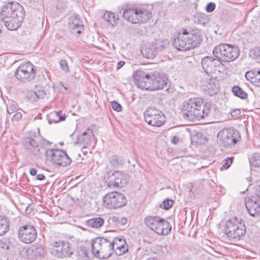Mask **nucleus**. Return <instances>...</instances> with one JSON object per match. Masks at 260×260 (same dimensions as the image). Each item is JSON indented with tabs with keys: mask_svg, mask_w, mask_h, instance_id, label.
<instances>
[{
	"mask_svg": "<svg viewBox=\"0 0 260 260\" xmlns=\"http://www.w3.org/2000/svg\"><path fill=\"white\" fill-rule=\"evenodd\" d=\"M50 153L52 161L58 165L65 167L70 165L72 162V159L63 151L53 149L50 151Z\"/></svg>",
	"mask_w": 260,
	"mask_h": 260,
	"instance_id": "17",
	"label": "nucleus"
},
{
	"mask_svg": "<svg viewBox=\"0 0 260 260\" xmlns=\"http://www.w3.org/2000/svg\"><path fill=\"white\" fill-rule=\"evenodd\" d=\"M93 254L100 259L109 257L113 253L111 240L103 237H97L92 242Z\"/></svg>",
	"mask_w": 260,
	"mask_h": 260,
	"instance_id": "5",
	"label": "nucleus"
},
{
	"mask_svg": "<svg viewBox=\"0 0 260 260\" xmlns=\"http://www.w3.org/2000/svg\"><path fill=\"white\" fill-rule=\"evenodd\" d=\"M125 64V62L123 61H120L118 62L117 64V70H119L121 68H122Z\"/></svg>",
	"mask_w": 260,
	"mask_h": 260,
	"instance_id": "53",
	"label": "nucleus"
},
{
	"mask_svg": "<svg viewBox=\"0 0 260 260\" xmlns=\"http://www.w3.org/2000/svg\"><path fill=\"white\" fill-rule=\"evenodd\" d=\"M217 138L218 144L225 148L231 147L237 143L241 139V136L239 133L234 129H224L218 133Z\"/></svg>",
	"mask_w": 260,
	"mask_h": 260,
	"instance_id": "9",
	"label": "nucleus"
},
{
	"mask_svg": "<svg viewBox=\"0 0 260 260\" xmlns=\"http://www.w3.org/2000/svg\"><path fill=\"white\" fill-rule=\"evenodd\" d=\"M50 253L58 258L70 257L74 253L72 244L67 241L54 242L50 249Z\"/></svg>",
	"mask_w": 260,
	"mask_h": 260,
	"instance_id": "11",
	"label": "nucleus"
},
{
	"mask_svg": "<svg viewBox=\"0 0 260 260\" xmlns=\"http://www.w3.org/2000/svg\"><path fill=\"white\" fill-rule=\"evenodd\" d=\"M169 46L168 40H155L141 49V51L144 57L152 59L156 56L157 52L167 48Z\"/></svg>",
	"mask_w": 260,
	"mask_h": 260,
	"instance_id": "10",
	"label": "nucleus"
},
{
	"mask_svg": "<svg viewBox=\"0 0 260 260\" xmlns=\"http://www.w3.org/2000/svg\"><path fill=\"white\" fill-rule=\"evenodd\" d=\"M257 196H258V197H259V198H260V186H259V191H258V192Z\"/></svg>",
	"mask_w": 260,
	"mask_h": 260,
	"instance_id": "59",
	"label": "nucleus"
},
{
	"mask_svg": "<svg viewBox=\"0 0 260 260\" xmlns=\"http://www.w3.org/2000/svg\"><path fill=\"white\" fill-rule=\"evenodd\" d=\"M23 16V13H19L18 15L17 13L13 14V17L4 22L6 27L11 30L17 29L21 24Z\"/></svg>",
	"mask_w": 260,
	"mask_h": 260,
	"instance_id": "24",
	"label": "nucleus"
},
{
	"mask_svg": "<svg viewBox=\"0 0 260 260\" xmlns=\"http://www.w3.org/2000/svg\"><path fill=\"white\" fill-rule=\"evenodd\" d=\"M222 62L223 61H220V64H219V67L217 70L219 72H226L228 69V68H226V66L224 64H223Z\"/></svg>",
	"mask_w": 260,
	"mask_h": 260,
	"instance_id": "47",
	"label": "nucleus"
},
{
	"mask_svg": "<svg viewBox=\"0 0 260 260\" xmlns=\"http://www.w3.org/2000/svg\"><path fill=\"white\" fill-rule=\"evenodd\" d=\"M104 204L108 209L122 208L127 204V199L124 194L118 191L107 193L103 198Z\"/></svg>",
	"mask_w": 260,
	"mask_h": 260,
	"instance_id": "8",
	"label": "nucleus"
},
{
	"mask_svg": "<svg viewBox=\"0 0 260 260\" xmlns=\"http://www.w3.org/2000/svg\"><path fill=\"white\" fill-rule=\"evenodd\" d=\"M215 8V4L214 3L210 2L206 6V10L207 12H213Z\"/></svg>",
	"mask_w": 260,
	"mask_h": 260,
	"instance_id": "45",
	"label": "nucleus"
},
{
	"mask_svg": "<svg viewBox=\"0 0 260 260\" xmlns=\"http://www.w3.org/2000/svg\"><path fill=\"white\" fill-rule=\"evenodd\" d=\"M255 80H257L260 82V70L256 72Z\"/></svg>",
	"mask_w": 260,
	"mask_h": 260,
	"instance_id": "56",
	"label": "nucleus"
},
{
	"mask_svg": "<svg viewBox=\"0 0 260 260\" xmlns=\"http://www.w3.org/2000/svg\"><path fill=\"white\" fill-rule=\"evenodd\" d=\"M26 149L29 151H32L38 147V143L34 140L30 138H27L25 140L24 144Z\"/></svg>",
	"mask_w": 260,
	"mask_h": 260,
	"instance_id": "33",
	"label": "nucleus"
},
{
	"mask_svg": "<svg viewBox=\"0 0 260 260\" xmlns=\"http://www.w3.org/2000/svg\"><path fill=\"white\" fill-rule=\"evenodd\" d=\"M9 219L4 216L0 215V236L4 235L9 230Z\"/></svg>",
	"mask_w": 260,
	"mask_h": 260,
	"instance_id": "28",
	"label": "nucleus"
},
{
	"mask_svg": "<svg viewBox=\"0 0 260 260\" xmlns=\"http://www.w3.org/2000/svg\"><path fill=\"white\" fill-rule=\"evenodd\" d=\"M119 219V218L118 216H113L109 219L108 222L110 224L118 226Z\"/></svg>",
	"mask_w": 260,
	"mask_h": 260,
	"instance_id": "39",
	"label": "nucleus"
},
{
	"mask_svg": "<svg viewBox=\"0 0 260 260\" xmlns=\"http://www.w3.org/2000/svg\"><path fill=\"white\" fill-rule=\"evenodd\" d=\"M202 35L200 30L191 31L187 28H181L174 39L173 45L177 50L185 51L194 49L202 41Z\"/></svg>",
	"mask_w": 260,
	"mask_h": 260,
	"instance_id": "2",
	"label": "nucleus"
},
{
	"mask_svg": "<svg viewBox=\"0 0 260 260\" xmlns=\"http://www.w3.org/2000/svg\"><path fill=\"white\" fill-rule=\"evenodd\" d=\"M104 19L109 23L112 26L116 25L119 20L118 17L114 13L106 12L103 15Z\"/></svg>",
	"mask_w": 260,
	"mask_h": 260,
	"instance_id": "30",
	"label": "nucleus"
},
{
	"mask_svg": "<svg viewBox=\"0 0 260 260\" xmlns=\"http://www.w3.org/2000/svg\"><path fill=\"white\" fill-rule=\"evenodd\" d=\"M145 121L149 125L159 127L165 122V116L159 110L153 107L148 108L144 113Z\"/></svg>",
	"mask_w": 260,
	"mask_h": 260,
	"instance_id": "12",
	"label": "nucleus"
},
{
	"mask_svg": "<svg viewBox=\"0 0 260 260\" xmlns=\"http://www.w3.org/2000/svg\"><path fill=\"white\" fill-rule=\"evenodd\" d=\"M234 112L236 113L237 114H240V111L239 109L235 110L234 111Z\"/></svg>",
	"mask_w": 260,
	"mask_h": 260,
	"instance_id": "57",
	"label": "nucleus"
},
{
	"mask_svg": "<svg viewBox=\"0 0 260 260\" xmlns=\"http://www.w3.org/2000/svg\"><path fill=\"white\" fill-rule=\"evenodd\" d=\"M152 14L145 9H127L123 12V18L132 23H144L151 18Z\"/></svg>",
	"mask_w": 260,
	"mask_h": 260,
	"instance_id": "7",
	"label": "nucleus"
},
{
	"mask_svg": "<svg viewBox=\"0 0 260 260\" xmlns=\"http://www.w3.org/2000/svg\"><path fill=\"white\" fill-rule=\"evenodd\" d=\"M111 243L113 247V252L115 250L118 255H122L128 251L127 246L123 237H115L111 241Z\"/></svg>",
	"mask_w": 260,
	"mask_h": 260,
	"instance_id": "23",
	"label": "nucleus"
},
{
	"mask_svg": "<svg viewBox=\"0 0 260 260\" xmlns=\"http://www.w3.org/2000/svg\"><path fill=\"white\" fill-rule=\"evenodd\" d=\"M34 208L30 204L28 205L25 208V213L26 214H30L33 210Z\"/></svg>",
	"mask_w": 260,
	"mask_h": 260,
	"instance_id": "52",
	"label": "nucleus"
},
{
	"mask_svg": "<svg viewBox=\"0 0 260 260\" xmlns=\"http://www.w3.org/2000/svg\"><path fill=\"white\" fill-rule=\"evenodd\" d=\"M151 75L142 70H137L134 73L133 77L139 88L151 91Z\"/></svg>",
	"mask_w": 260,
	"mask_h": 260,
	"instance_id": "15",
	"label": "nucleus"
},
{
	"mask_svg": "<svg viewBox=\"0 0 260 260\" xmlns=\"http://www.w3.org/2000/svg\"><path fill=\"white\" fill-rule=\"evenodd\" d=\"M65 114H62L60 111L50 112L48 116V122L50 124L57 123L60 121H64L66 119Z\"/></svg>",
	"mask_w": 260,
	"mask_h": 260,
	"instance_id": "27",
	"label": "nucleus"
},
{
	"mask_svg": "<svg viewBox=\"0 0 260 260\" xmlns=\"http://www.w3.org/2000/svg\"><path fill=\"white\" fill-rule=\"evenodd\" d=\"M18 109V107L17 104L15 102H13L7 106V111L9 115H10L17 112Z\"/></svg>",
	"mask_w": 260,
	"mask_h": 260,
	"instance_id": "35",
	"label": "nucleus"
},
{
	"mask_svg": "<svg viewBox=\"0 0 260 260\" xmlns=\"http://www.w3.org/2000/svg\"><path fill=\"white\" fill-rule=\"evenodd\" d=\"M36 178L38 180H43L45 179V176L43 174H39L37 175Z\"/></svg>",
	"mask_w": 260,
	"mask_h": 260,
	"instance_id": "54",
	"label": "nucleus"
},
{
	"mask_svg": "<svg viewBox=\"0 0 260 260\" xmlns=\"http://www.w3.org/2000/svg\"><path fill=\"white\" fill-rule=\"evenodd\" d=\"M29 173L32 176H35L37 174V170L35 168H31L29 170Z\"/></svg>",
	"mask_w": 260,
	"mask_h": 260,
	"instance_id": "55",
	"label": "nucleus"
},
{
	"mask_svg": "<svg viewBox=\"0 0 260 260\" xmlns=\"http://www.w3.org/2000/svg\"><path fill=\"white\" fill-rule=\"evenodd\" d=\"M104 223V219L103 218L96 217L89 219L87 222V224L89 226L98 229L102 226Z\"/></svg>",
	"mask_w": 260,
	"mask_h": 260,
	"instance_id": "31",
	"label": "nucleus"
},
{
	"mask_svg": "<svg viewBox=\"0 0 260 260\" xmlns=\"http://www.w3.org/2000/svg\"><path fill=\"white\" fill-rule=\"evenodd\" d=\"M210 108L202 99L191 98L182 104L181 113L183 118L190 121L200 120L208 116Z\"/></svg>",
	"mask_w": 260,
	"mask_h": 260,
	"instance_id": "1",
	"label": "nucleus"
},
{
	"mask_svg": "<svg viewBox=\"0 0 260 260\" xmlns=\"http://www.w3.org/2000/svg\"><path fill=\"white\" fill-rule=\"evenodd\" d=\"M8 243V241L6 239L1 240L0 243L1 247L3 249H8L9 248Z\"/></svg>",
	"mask_w": 260,
	"mask_h": 260,
	"instance_id": "46",
	"label": "nucleus"
},
{
	"mask_svg": "<svg viewBox=\"0 0 260 260\" xmlns=\"http://www.w3.org/2000/svg\"><path fill=\"white\" fill-rule=\"evenodd\" d=\"M245 206L251 216H255L260 213V202L249 199L246 201Z\"/></svg>",
	"mask_w": 260,
	"mask_h": 260,
	"instance_id": "26",
	"label": "nucleus"
},
{
	"mask_svg": "<svg viewBox=\"0 0 260 260\" xmlns=\"http://www.w3.org/2000/svg\"><path fill=\"white\" fill-rule=\"evenodd\" d=\"M233 159L234 157H229L226 158L224 160L222 166L220 168V170H222L223 169H228L233 163Z\"/></svg>",
	"mask_w": 260,
	"mask_h": 260,
	"instance_id": "37",
	"label": "nucleus"
},
{
	"mask_svg": "<svg viewBox=\"0 0 260 260\" xmlns=\"http://www.w3.org/2000/svg\"><path fill=\"white\" fill-rule=\"evenodd\" d=\"M37 94L38 96V99H43L46 94V92L45 90H39L38 92H37Z\"/></svg>",
	"mask_w": 260,
	"mask_h": 260,
	"instance_id": "48",
	"label": "nucleus"
},
{
	"mask_svg": "<svg viewBox=\"0 0 260 260\" xmlns=\"http://www.w3.org/2000/svg\"><path fill=\"white\" fill-rule=\"evenodd\" d=\"M22 114L21 112H16L11 118L13 121H18L22 119Z\"/></svg>",
	"mask_w": 260,
	"mask_h": 260,
	"instance_id": "44",
	"label": "nucleus"
},
{
	"mask_svg": "<svg viewBox=\"0 0 260 260\" xmlns=\"http://www.w3.org/2000/svg\"><path fill=\"white\" fill-rule=\"evenodd\" d=\"M214 57L223 62H231L238 58L240 50L238 47L228 44L216 46L212 50Z\"/></svg>",
	"mask_w": 260,
	"mask_h": 260,
	"instance_id": "4",
	"label": "nucleus"
},
{
	"mask_svg": "<svg viewBox=\"0 0 260 260\" xmlns=\"http://www.w3.org/2000/svg\"><path fill=\"white\" fill-rule=\"evenodd\" d=\"M256 72V71L254 72L253 71H250L247 72L245 74L246 78L248 80H249L250 79H255Z\"/></svg>",
	"mask_w": 260,
	"mask_h": 260,
	"instance_id": "43",
	"label": "nucleus"
},
{
	"mask_svg": "<svg viewBox=\"0 0 260 260\" xmlns=\"http://www.w3.org/2000/svg\"><path fill=\"white\" fill-rule=\"evenodd\" d=\"M249 161L252 167L260 168V152H253L249 155Z\"/></svg>",
	"mask_w": 260,
	"mask_h": 260,
	"instance_id": "29",
	"label": "nucleus"
},
{
	"mask_svg": "<svg viewBox=\"0 0 260 260\" xmlns=\"http://www.w3.org/2000/svg\"><path fill=\"white\" fill-rule=\"evenodd\" d=\"M147 260H156L154 258L150 257L148 258Z\"/></svg>",
	"mask_w": 260,
	"mask_h": 260,
	"instance_id": "58",
	"label": "nucleus"
},
{
	"mask_svg": "<svg viewBox=\"0 0 260 260\" xmlns=\"http://www.w3.org/2000/svg\"><path fill=\"white\" fill-rule=\"evenodd\" d=\"M179 141H180V138L177 136H175L173 137L171 140V142L174 144H176L178 143H179Z\"/></svg>",
	"mask_w": 260,
	"mask_h": 260,
	"instance_id": "51",
	"label": "nucleus"
},
{
	"mask_svg": "<svg viewBox=\"0 0 260 260\" xmlns=\"http://www.w3.org/2000/svg\"><path fill=\"white\" fill-rule=\"evenodd\" d=\"M224 233L228 240L236 242L245 235L246 227L241 220L233 217L227 221Z\"/></svg>",
	"mask_w": 260,
	"mask_h": 260,
	"instance_id": "3",
	"label": "nucleus"
},
{
	"mask_svg": "<svg viewBox=\"0 0 260 260\" xmlns=\"http://www.w3.org/2000/svg\"><path fill=\"white\" fill-rule=\"evenodd\" d=\"M27 99L31 102H37L38 100V96L36 92L29 91L26 95Z\"/></svg>",
	"mask_w": 260,
	"mask_h": 260,
	"instance_id": "36",
	"label": "nucleus"
},
{
	"mask_svg": "<svg viewBox=\"0 0 260 260\" xmlns=\"http://www.w3.org/2000/svg\"><path fill=\"white\" fill-rule=\"evenodd\" d=\"M35 73L34 66L30 62H26L19 66L15 72V75L17 79L25 82L34 79Z\"/></svg>",
	"mask_w": 260,
	"mask_h": 260,
	"instance_id": "13",
	"label": "nucleus"
},
{
	"mask_svg": "<svg viewBox=\"0 0 260 260\" xmlns=\"http://www.w3.org/2000/svg\"><path fill=\"white\" fill-rule=\"evenodd\" d=\"M69 27L74 34H80L83 29V24L78 15L72 14L69 18Z\"/></svg>",
	"mask_w": 260,
	"mask_h": 260,
	"instance_id": "22",
	"label": "nucleus"
},
{
	"mask_svg": "<svg viewBox=\"0 0 260 260\" xmlns=\"http://www.w3.org/2000/svg\"><path fill=\"white\" fill-rule=\"evenodd\" d=\"M249 55L251 57L255 59L260 60V47H256L251 49L250 50Z\"/></svg>",
	"mask_w": 260,
	"mask_h": 260,
	"instance_id": "34",
	"label": "nucleus"
},
{
	"mask_svg": "<svg viewBox=\"0 0 260 260\" xmlns=\"http://www.w3.org/2000/svg\"><path fill=\"white\" fill-rule=\"evenodd\" d=\"M173 201L172 200H166L163 202V208L166 210H168L171 208L173 204Z\"/></svg>",
	"mask_w": 260,
	"mask_h": 260,
	"instance_id": "38",
	"label": "nucleus"
},
{
	"mask_svg": "<svg viewBox=\"0 0 260 260\" xmlns=\"http://www.w3.org/2000/svg\"><path fill=\"white\" fill-rule=\"evenodd\" d=\"M111 106L113 110L119 112L122 110V107L118 102L114 101L111 102Z\"/></svg>",
	"mask_w": 260,
	"mask_h": 260,
	"instance_id": "42",
	"label": "nucleus"
},
{
	"mask_svg": "<svg viewBox=\"0 0 260 260\" xmlns=\"http://www.w3.org/2000/svg\"><path fill=\"white\" fill-rule=\"evenodd\" d=\"M203 88L211 96L215 94L219 90V85L214 79L208 78L203 81Z\"/></svg>",
	"mask_w": 260,
	"mask_h": 260,
	"instance_id": "25",
	"label": "nucleus"
},
{
	"mask_svg": "<svg viewBox=\"0 0 260 260\" xmlns=\"http://www.w3.org/2000/svg\"><path fill=\"white\" fill-rule=\"evenodd\" d=\"M77 143L82 145L84 148L94 146L95 141L92 132L89 129H87L86 131L79 136Z\"/></svg>",
	"mask_w": 260,
	"mask_h": 260,
	"instance_id": "21",
	"label": "nucleus"
},
{
	"mask_svg": "<svg viewBox=\"0 0 260 260\" xmlns=\"http://www.w3.org/2000/svg\"><path fill=\"white\" fill-rule=\"evenodd\" d=\"M145 223L150 229L159 235H168L172 230V226L169 222L158 216L146 217Z\"/></svg>",
	"mask_w": 260,
	"mask_h": 260,
	"instance_id": "6",
	"label": "nucleus"
},
{
	"mask_svg": "<svg viewBox=\"0 0 260 260\" xmlns=\"http://www.w3.org/2000/svg\"><path fill=\"white\" fill-rule=\"evenodd\" d=\"M22 7L17 3H8L6 6L2 7V11L0 12V19L2 21L5 22L6 20H9L13 17V14L19 13H23L22 12Z\"/></svg>",
	"mask_w": 260,
	"mask_h": 260,
	"instance_id": "16",
	"label": "nucleus"
},
{
	"mask_svg": "<svg viewBox=\"0 0 260 260\" xmlns=\"http://www.w3.org/2000/svg\"><path fill=\"white\" fill-rule=\"evenodd\" d=\"M110 162L113 165H117L118 164V157L117 156H113L111 159Z\"/></svg>",
	"mask_w": 260,
	"mask_h": 260,
	"instance_id": "49",
	"label": "nucleus"
},
{
	"mask_svg": "<svg viewBox=\"0 0 260 260\" xmlns=\"http://www.w3.org/2000/svg\"><path fill=\"white\" fill-rule=\"evenodd\" d=\"M59 64L60 66V68L65 72H68L69 71V67L67 61L64 59H61L59 61Z\"/></svg>",
	"mask_w": 260,
	"mask_h": 260,
	"instance_id": "40",
	"label": "nucleus"
},
{
	"mask_svg": "<svg viewBox=\"0 0 260 260\" xmlns=\"http://www.w3.org/2000/svg\"><path fill=\"white\" fill-rule=\"evenodd\" d=\"M127 222V219L126 218L122 217L121 219H119L118 226L125 225Z\"/></svg>",
	"mask_w": 260,
	"mask_h": 260,
	"instance_id": "50",
	"label": "nucleus"
},
{
	"mask_svg": "<svg viewBox=\"0 0 260 260\" xmlns=\"http://www.w3.org/2000/svg\"><path fill=\"white\" fill-rule=\"evenodd\" d=\"M220 60L217 57L207 56L202 59V67L207 74L215 73L220 64Z\"/></svg>",
	"mask_w": 260,
	"mask_h": 260,
	"instance_id": "18",
	"label": "nucleus"
},
{
	"mask_svg": "<svg viewBox=\"0 0 260 260\" xmlns=\"http://www.w3.org/2000/svg\"><path fill=\"white\" fill-rule=\"evenodd\" d=\"M37 232L35 228L30 224H26L19 227L18 237L19 240L24 243L29 244L37 238Z\"/></svg>",
	"mask_w": 260,
	"mask_h": 260,
	"instance_id": "14",
	"label": "nucleus"
},
{
	"mask_svg": "<svg viewBox=\"0 0 260 260\" xmlns=\"http://www.w3.org/2000/svg\"><path fill=\"white\" fill-rule=\"evenodd\" d=\"M151 80V91L159 90L168 87V79L162 73H156L152 74Z\"/></svg>",
	"mask_w": 260,
	"mask_h": 260,
	"instance_id": "20",
	"label": "nucleus"
},
{
	"mask_svg": "<svg viewBox=\"0 0 260 260\" xmlns=\"http://www.w3.org/2000/svg\"><path fill=\"white\" fill-rule=\"evenodd\" d=\"M232 92L235 96L241 99L245 100L247 98V93L238 86H234L232 88Z\"/></svg>",
	"mask_w": 260,
	"mask_h": 260,
	"instance_id": "32",
	"label": "nucleus"
},
{
	"mask_svg": "<svg viewBox=\"0 0 260 260\" xmlns=\"http://www.w3.org/2000/svg\"><path fill=\"white\" fill-rule=\"evenodd\" d=\"M128 175L119 171H115L110 177L109 185L122 187L128 183Z\"/></svg>",
	"mask_w": 260,
	"mask_h": 260,
	"instance_id": "19",
	"label": "nucleus"
},
{
	"mask_svg": "<svg viewBox=\"0 0 260 260\" xmlns=\"http://www.w3.org/2000/svg\"><path fill=\"white\" fill-rule=\"evenodd\" d=\"M67 5V0H57L56 7L57 9L61 10L66 7Z\"/></svg>",
	"mask_w": 260,
	"mask_h": 260,
	"instance_id": "41",
	"label": "nucleus"
}]
</instances>
